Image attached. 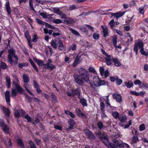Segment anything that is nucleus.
Instances as JSON below:
<instances>
[{
  "instance_id": "46",
  "label": "nucleus",
  "mask_w": 148,
  "mask_h": 148,
  "mask_svg": "<svg viewBox=\"0 0 148 148\" xmlns=\"http://www.w3.org/2000/svg\"><path fill=\"white\" fill-rule=\"evenodd\" d=\"M24 117L27 119L28 122H30L31 121V117L29 116L28 114H26L24 116Z\"/></svg>"
},
{
  "instance_id": "42",
  "label": "nucleus",
  "mask_w": 148,
  "mask_h": 148,
  "mask_svg": "<svg viewBox=\"0 0 148 148\" xmlns=\"http://www.w3.org/2000/svg\"><path fill=\"white\" fill-rule=\"evenodd\" d=\"M44 23L45 24V25L46 27L52 29H55V27L54 26L49 25L46 23Z\"/></svg>"
},
{
  "instance_id": "56",
  "label": "nucleus",
  "mask_w": 148,
  "mask_h": 148,
  "mask_svg": "<svg viewBox=\"0 0 148 148\" xmlns=\"http://www.w3.org/2000/svg\"><path fill=\"white\" fill-rule=\"evenodd\" d=\"M114 20L112 19L110 21L109 23V24L112 28L114 26Z\"/></svg>"
},
{
  "instance_id": "21",
  "label": "nucleus",
  "mask_w": 148,
  "mask_h": 148,
  "mask_svg": "<svg viewBox=\"0 0 148 148\" xmlns=\"http://www.w3.org/2000/svg\"><path fill=\"white\" fill-rule=\"evenodd\" d=\"M17 143L21 147L23 148H25V147L24 144L23 143V142L19 138L17 139Z\"/></svg>"
},
{
  "instance_id": "20",
  "label": "nucleus",
  "mask_w": 148,
  "mask_h": 148,
  "mask_svg": "<svg viewBox=\"0 0 148 148\" xmlns=\"http://www.w3.org/2000/svg\"><path fill=\"white\" fill-rule=\"evenodd\" d=\"M114 65L116 66H119L121 65V62L119 61L117 59L112 58Z\"/></svg>"
},
{
  "instance_id": "11",
  "label": "nucleus",
  "mask_w": 148,
  "mask_h": 148,
  "mask_svg": "<svg viewBox=\"0 0 148 148\" xmlns=\"http://www.w3.org/2000/svg\"><path fill=\"white\" fill-rule=\"evenodd\" d=\"M112 96L113 98L116 99L117 102H121L122 101V98L120 95L114 94Z\"/></svg>"
},
{
  "instance_id": "28",
  "label": "nucleus",
  "mask_w": 148,
  "mask_h": 148,
  "mask_svg": "<svg viewBox=\"0 0 148 148\" xmlns=\"http://www.w3.org/2000/svg\"><path fill=\"white\" fill-rule=\"evenodd\" d=\"M125 86L128 88H130L132 87L133 85V83L132 82L129 81L128 82H125Z\"/></svg>"
},
{
  "instance_id": "50",
  "label": "nucleus",
  "mask_w": 148,
  "mask_h": 148,
  "mask_svg": "<svg viewBox=\"0 0 148 148\" xmlns=\"http://www.w3.org/2000/svg\"><path fill=\"white\" fill-rule=\"evenodd\" d=\"M109 97V96H107L106 97V98L107 100H106V99H104V100L106 102V103H107L108 105H109V106H110V103L109 102V100L108 99Z\"/></svg>"
},
{
  "instance_id": "51",
  "label": "nucleus",
  "mask_w": 148,
  "mask_h": 148,
  "mask_svg": "<svg viewBox=\"0 0 148 148\" xmlns=\"http://www.w3.org/2000/svg\"><path fill=\"white\" fill-rule=\"evenodd\" d=\"M53 23L56 24H59L62 23V21L59 19H55L53 21Z\"/></svg>"
},
{
  "instance_id": "5",
  "label": "nucleus",
  "mask_w": 148,
  "mask_h": 148,
  "mask_svg": "<svg viewBox=\"0 0 148 148\" xmlns=\"http://www.w3.org/2000/svg\"><path fill=\"white\" fill-rule=\"evenodd\" d=\"M74 77L75 82L79 85H82L84 84V80L81 76L75 75H74Z\"/></svg>"
},
{
  "instance_id": "58",
  "label": "nucleus",
  "mask_w": 148,
  "mask_h": 148,
  "mask_svg": "<svg viewBox=\"0 0 148 148\" xmlns=\"http://www.w3.org/2000/svg\"><path fill=\"white\" fill-rule=\"evenodd\" d=\"M54 127V128L56 129L61 130H62V127L60 126L56 125H55Z\"/></svg>"
},
{
  "instance_id": "15",
  "label": "nucleus",
  "mask_w": 148,
  "mask_h": 148,
  "mask_svg": "<svg viewBox=\"0 0 148 148\" xmlns=\"http://www.w3.org/2000/svg\"><path fill=\"white\" fill-rule=\"evenodd\" d=\"M125 13V12H117L116 13H113L112 14V16H114L118 18L119 17L123 15Z\"/></svg>"
},
{
  "instance_id": "31",
  "label": "nucleus",
  "mask_w": 148,
  "mask_h": 148,
  "mask_svg": "<svg viewBox=\"0 0 148 148\" xmlns=\"http://www.w3.org/2000/svg\"><path fill=\"white\" fill-rule=\"evenodd\" d=\"M98 127L100 130L101 129L104 127L103 123L101 121H99L97 124Z\"/></svg>"
},
{
  "instance_id": "54",
  "label": "nucleus",
  "mask_w": 148,
  "mask_h": 148,
  "mask_svg": "<svg viewBox=\"0 0 148 148\" xmlns=\"http://www.w3.org/2000/svg\"><path fill=\"white\" fill-rule=\"evenodd\" d=\"M140 130V131L144 130L145 129V125L144 124L140 125L139 126Z\"/></svg>"
},
{
  "instance_id": "62",
  "label": "nucleus",
  "mask_w": 148,
  "mask_h": 148,
  "mask_svg": "<svg viewBox=\"0 0 148 148\" xmlns=\"http://www.w3.org/2000/svg\"><path fill=\"white\" fill-rule=\"evenodd\" d=\"M99 138H100L101 140H102L104 139L105 138H107L104 135V134L102 133L101 135L100 136V137H99Z\"/></svg>"
},
{
  "instance_id": "61",
  "label": "nucleus",
  "mask_w": 148,
  "mask_h": 148,
  "mask_svg": "<svg viewBox=\"0 0 148 148\" xmlns=\"http://www.w3.org/2000/svg\"><path fill=\"white\" fill-rule=\"evenodd\" d=\"M12 56H11L10 55H8V61L10 62L11 64H12L13 62V60L11 58Z\"/></svg>"
},
{
  "instance_id": "7",
  "label": "nucleus",
  "mask_w": 148,
  "mask_h": 148,
  "mask_svg": "<svg viewBox=\"0 0 148 148\" xmlns=\"http://www.w3.org/2000/svg\"><path fill=\"white\" fill-rule=\"evenodd\" d=\"M84 131L85 134L88 136L89 139H94L95 138V136L90 131L86 129L84 130Z\"/></svg>"
},
{
  "instance_id": "32",
  "label": "nucleus",
  "mask_w": 148,
  "mask_h": 148,
  "mask_svg": "<svg viewBox=\"0 0 148 148\" xmlns=\"http://www.w3.org/2000/svg\"><path fill=\"white\" fill-rule=\"evenodd\" d=\"M132 140L133 143H136L137 141H139V139L137 136L136 135H134Z\"/></svg>"
},
{
  "instance_id": "3",
  "label": "nucleus",
  "mask_w": 148,
  "mask_h": 148,
  "mask_svg": "<svg viewBox=\"0 0 148 148\" xmlns=\"http://www.w3.org/2000/svg\"><path fill=\"white\" fill-rule=\"evenodd\" d=\"M143 43L141 40H138V42H135L134 46V51L135 52L137 55L138 51V47L140 48V52L141 54L147 56V52H145L143 50Z\"/></svg>"
},
{
  "instance_id": "17",
  "label": "nucleus",
  "mask_w": 148,
  "mask_h": 148,
  "mask_svg": "<svg viewBox=\"0 0 148 148\" xmlns=\"http://www.w3.org/2000/svg\"><path fill=\"white\" fill-rule=\"evenodd\" d=\"M105 62L107 65H110L111 64L112 61V59H111L110 57H108V58H105Z\"/></svg>"
},
{
  "instance_id": "55",
  "label": "nucleus",
  "mask_w": 148,
  "mask_h": 148,
  "mask_svg": "<svg viewBox=\"0 0 148 148\" xmlns=\"http://www.w3.org/2000/svg\"><path fill=\"white\" fill-rule=\"evenodd\" d=\"M93 38L95 39H97L99 37V35L98 34H94L93 36Z\"/></svg>"
},
{
  "instance_id": "36",
  "label": "nucleus",
  "mask_w": 148,
  "mask_h": 148,
  "mask_svg": "<svg viewBox=\"0 0 148 148\" xmlns=\"http://www.w3.org/2000/svg\"><path fill=\"white\" fill-rule=\"evenodd\" d=\"M69 29L71 32L74 34L76 36H79L80 34L75 29H73L72 28H70Z\"/></svg>"
},
{
  "instance_id": "16",
  "label": "nucleus",
  "mask_w": 148,
  "mask_h": 148,
  "mask_svg": "<svg viewBox=\"0 0 148 148\" xmlns=\"http://www.w3.org/2000/svg\"><path fill=\"white\" fill-rule=\"evenodd\" d=\"M79 58L78 55H77L75 59L74 60V61L73 63V67H75L77 64H78L80 62V61L79 60Z\"/></svg>"
},
{
  "instance_id": "40",
  "label": "nucleus",
  "mask_w": 148,
  "mask_h": 148,
  "mask_svg": "<svg viewBox=\"0 0 148 148\" xmlns=\"http://www.w3.org/2000/svg\"><path fill=\"white\" fill-rule=\"evenodd\" d=\"M32 38V40L34 42H36L38 38L37 35L36 34L34 35L33 36Z\"/></svg>"
},
{
  "instance_id": "43",
  "label": "nucleus",
  "mask_w": 148,
  "mask_h": 148,
  "mask_svg": "<svg viewBox=\"0 0 148 148\" xmlns=\"http://www.w3.org/2000/svg\"><path fill=\"white\" fill-rule=\"evenodd\" d=\"M127 119V116L125 115H124L122 116L121 119H120V121L122 122H124L125 121V120H126Z\"/></svg>"
},
{
  "instance_id": "2",
  "label": "nucleus",
  "mask_w": 148,
  "mask_h": 148,
  "mask_svg": "<svg viewBox=\"0 0 148 148\" xmlns=\"http://www.w3.org/2000/svg\"><path fill=\"white\" fill-rule=\"evenodd\" d=\"M13 83L14 85L15 88L13 87L12 88L11 95L12 97L16 96L17 93L22 94L24 90L17 83L13 81Z\"/></svg>"
},
{
  "instance_id": "26",
  "label": "nucleus",
  "mask_w": 148,
  "mask_h": 148,
  "mask_svg": "<svg viewBox=\"0 0 148 148\" xmlns=\"http://www.w3.org/2000/svg\"><path fill=\"white\" fill-rule=\"evenodd\" d=\"M6 82L8 84L7 87L9 88L10 87L11 82L10 78L8 76H7L6 77Z\"/></svg>"
},
{
  "instance_id": "19",
  "label": "nucleus",
  "mask_w": 148,
  "mask_h": 148,
  "mask_svg": "<svg viewBox=\"0 0 148 148\" xmlns=\"http://www.w3.org/2000/svg\"><path fill=\"white\" fill-rule=\"evenodd\" d=\"M4 143L6 146H7L8 145L10 146H11L12 145L10 139V138L8 139V138H6V139L4 140Z\"/></svg>"
},
{
  "instance_id": "39",
  "label": "nucleus",
  "mask_w": 148,
  "mask_h": 148,
  "mask_svg": "<svg viewBox=\"0 0 148 148\" xmlns=\"http://www.w3.org/2000/svg\"><path fill=\"white\" fill-rule=\"evenodd\" d=\"M29 3L30 8L32 10L36 12V11L34 9L33 7V1L32 0H29Z\"/></svg>"
},
{
  "instance_id": "45",
  "label": "nucleus",
  "mask_w": 148,
  "mask_h": 148,
  "mask_svg": "<svg viewBox=\"0 0 148 148\" xmlns=\"http://www.w3.org/2000/svg\"><path fill=\"white\" fill-rule=\"evenodd\" d=\"M8 53H9L8 55H10L12 57L15 54L13 50L11 49L9 50Z\"/></svg>"
},
{
  "instance_id": "8",
  "label": "nucleus",
  "mask_w": 148,
  "mask_h": 148,
  "mask_svg": "<svg viewBox=\"0 0 148 148\" xmlns=\"http://www.w3.org/2000/svg\"><path fill=\"white\" fill-rule=\"evenodd\" d=\"M55 67V66L53 64L50 63H47L44 64V68L46 69H48L50 70H52Z\"/></svg>"
},
{
  "instance_id": "35",
  "label": "nucleus",
  "mask_w": 148,
  "mask_h": 148,
  "mask_svg": "<svg viewBox=\"0 0 148 148\" xmlns=\"http://www.w3.org/2000/svg\"><path fill=\"white\" fill-rule=\"evenodd\" d=\"M65 113L69 115L72 118H74L75 117V115L73 113L69 110L65 111Z\"/></svg>"
},
{
  "instance_id": "49",
  "label": "nucleus",
  "mask_w": 148,
  "mask_h": 148,
  "mask_svg": "<svg viewBox=\"0 0 148 148\" xmlns=\"http://www.w3.org/2000/svg\"><path fill=\"white\" fill-rule=\"evenodd\" d=\"M116 84L118 85H120L122 82V80L120 79L117 78L116 79Z\"/></svg>"
},
{
  "instance_id": "33",
  "label": "nucleus",
  "mask_w": 148,
  "mask_h": 148,
  "mask_svg": "<svg viewBox=\"0 0 148 148\" xmlns=\"http://www.w3.org/2000/svg\"><path fill=\"white\" fill-rule=\"evenodd\" d=\"M80 102L83 106H86L87 105L86 101L85 99H81Z\"/></svg>"
},
{
  "instance_id": "4",
  "label": "nucleus",
  "mask_w": 148,
  "mask_h": 148,
  "mask_svg": "<svg viewBox=\"0 0 148 148\" xmlns=\"http://www.w3.org/2000/svg\"><path fill=\"white\" fill-rule=\"evenodd\" d=\"M79 76L82 78L84 81L87 83L90 82L89 75L88 71L84 68H81L79 70Z\"/></svg>"
},
{
  "instance_id": "10",
  "label": "nucleus",
  "mask_w": 148,
  "mask_h": 148,
  "mask_svg": "<svg viewBox=\"0 0 148 148\" xmlns=\"http://www.w3.org/2000/svg\"><path fill=\"white\" fill-rule=\"evenodd\" d=\"M56 43H58V48L59 50H62L64 49V46L62 40L59 39L57 40Z\"/></svg>"
},
{
  "instance_id": "6",
  "label": "nucleus",
  "mask_w": 148,
  "mask_h": 148,
  "mask_svg": "<svg viewBox=\"0 0 148 148\" xmlns=\"http://www.w3.org/2000/svg\"><path fill=\"white\" fill-rule=\"evenodd\" d=\"M102 140L108 148H118L114 145L113 143L109 142L107 138Z\"/></svg>"
},
{
  "instance_id": "22",
  "label": "nucleus",
  "mask_w": 148,
  "mask_h": 148,
  "mask_svg": "<svg viewBox=\"0 0 148 148\" xmlns=\"http://www.w3.org/2000/svg\"><path fill=\"white\" fill-rule=\"evenodd\" d=\"M57 41V40H55V42L54 40H52L51 42V46L54 49H56L58 46V43H56Z\"/></svg>"
},
{
  "instance_id": "59",
  "label": "nucleus",
  "mask_w": 148,
  "mask_h": 148,
  "mask_svg": "<svg viewBox=\"0 0 148 148\" xmlns=\"http://www.w3.org/2000/svg\"><path fill=\"white\" fill-rule=\"evenodd\" d=\"M70 48L72 50H76V45L75 44H72L71 47H70Z\"/></svg>"
},
{
  "instance_id": "29",
  "label": "nucleus",
  "mask_w": 148,
  "mask_h": 148,
  "mask_svg": "<svg viewBox=\"0 0 148 148\" xmlns=\"http://www.w3.org/2000/svg\"><path fill=\"white\" fill-rule=\"evenodd\" d=\"M112 115L114 118L116 119H119V114L117 112H113L112 113Z\"/></svg>"
},
{
  "instance_id": "34",
  "label": "nucleus",
  "mask_w": 148,
  "mask_h": 148,
  "mask_svg": "<svg viewBox=\"0 0 148 148\" xmlns=\"http://www.w3.org/2000/svg\"><path fill=\"white\" fill-rule=\"evenodd\" d=\"M0 67L1 68L3 69H5L8 68V66L4 62L1 61Z\"/></svg>"
},
{
  "instance_id": "37",
  "label": "nucleus",
  "mask_w": 148,
  "mask_h": 148,
  "mask_svg": "<svg viewBox=\"0 0 148 148\" xmlns=\"http://www.w3.org/2000/svg\"><path fill=\"white\" fill-rule=\"evenodd\" d=\"M6 9L7 12L9 14H10L11 12V9L9 6V4L8 3H6Z\"/></svg>"
},
{
  "instance_id": "41",
  "label": "nucleus",
  "mask_w": 148,
  "mask_h": 148,
  "mask_svg": "<svg viewBox=\"0 0 148 148\" xmlns=\"http://www.w3.org/2000/svg\"><path fill=\"white\" fill-rule=\"evenodd\" d=\"M30 148H36V146L34 143L31 141L29 142Z\"/></svg>"
},
{
  "instance_id": "38",
  "label": "nucleus",
  "mask_w": 148,
  "mask_h": 148,
  "mask_svg": "<svg viewBox=\"0 0 148 148\" xmlns=\"http://www.w3.org/2000/svg\"><path fill=\"white\" fill-rule=\"evenodd\" d=\"M25 36L26 38L27 39V41L31 40V38L27 32L26 31L25 33Z\"/></svg>"
},
{
  "instance_id": "1",
  "label": "nucleus",
  "mask_w": 148,
  "mask_h": 148,
  "mask_svg": "<svg viewBox=\"0 0 148 148\" xmlns=\"http://www.w3.org/2000/svg\"><path fill=\"white\" fill-rule=\"evenodd\" d=\"M54 12L57 14L61 16L62 18H65V20L63 22L66 24H72L74 22V20L70 18H66V16L65 14L61 11L58 8H54L53 9Z\"/></svg>"
},
{
  "instance_id": "9",
  "label": "nucleus",
  "mask_w": 148,
  "mask_h": 148,
  "mask_svg": "<svg viewBox=\"0 0 148 148\" xmlns=\"http://www.w3.org/2000/svg\"><path fill=\"white\" fill-rule=\"evenodd\" d=\"M68 122L70 124V126L69 127L66 128V130L68 131L71 130L73 128L75 125V121L73 119H71L68 120Z\"/></svg>"
},
{
  "instance_id": "25",
  "label": "nucleus",
  "mask_w": 148,
  "mask_h": 148,
  "mask_svg": "<svg viewBox=\"0 0 148 148\" xmlns=\"http://www.w3.org/2000/svg\"><path fill=\"white\" fill-rule=\"evenodd\" d=\"M22 111L21 109H19L17 110H16L14 112V116L18 118L20 117V112Z\"/></svg>"
},
{
  "instance_id": "48",
  "label": "nucleus",
  "mask_w": 148,
  "mask_h": 148,
  "mask_svg": "<svg viewBox=\"0 0 148 148\" xmlns=\"http://www.w3.org/2000/svg\"><path fill=\"white\" fill-rule=\"evenodd\" d=\"M36 21L37 23L39 24H42V25H45L44 23V22H43L42 20L38 19H36Z\"/></svg>"
},
{
  "instance_id": "60",
  "label": "nucleus",
  "mask_w": 148,
  "mask_h": 148,
  "mask_svg": "<svg viewBox=\"0 0 148 148\" xmlns=\"http://www.w3.org/2000/svg\"><path fill=\"white\" fill-rule=\"evenodd\" d=\"M38 66H43L44 67V62L43 61L39 60L37 63Z\"/></svg>"
},
{
  "instance_id": "23",
  "label": "nucleus",
  "mask_w": 148,
  "mask_h": 148,
  "mask_svg": "<svg viewBox=\"0 0 148 148\" xmlns=\"http://www.w3.org/2000/svg\"><path fill=\"white\" fill-rule=\"evenodd\" d=\"M3 110L6 115L8 117H9L10 113V110L8 109L5 108L4 107L3 108Z\"/></svg>"
},
{
  "instance_id": "14",
  "label": "nucleus",
  "mask_w": 148,
  "mask_h": 148,
  "mask_svg": "<svg viewBox=\"0 0 148 148\" xmlns=\"http://www.w3.org/2000/svg\"><path fill=\"white\" fill-rule=\"evenodd\" d=\"M101 27L103 29V36L104 37H106L108 35V28L106 26L102 25Z\"/></svg>"
},
{
  "instance_id": "47",
  "label": "nucleus",
  "mask_w": 148,
  "mask_h": 148,
  "mask_svg": "<svg viewBox=\"0 0 148 148\" xmlns=\"http://www.w3.org/2000/svg\"><path fill=\"white\" fill-rule=\"evenodd\" d=\"M144 8V7H140L138 9L139 12L141 14H143L144 13V11L143 10V9Z\"/></svg>"
},
{
  "instance_id": "30",
  "label": "nucleus",
  "mask_w": 148,
  "mask_h": 148,
  "mask_svg": "<svg viewBox=\"0 0 148 148\" xmlns=\"http://www.w3.org/2000/svg\"><path fill=\"white\" fill-rule=\"evenodd\" d=\"M3 127V131L6 133H9V128L7 125H5Z\"/></svg>"
},
{
  "instance_id": "24",
  "label": "nucleus",
  "mask_w": 148,
  "mask_h": 148,
  "mask_svg": "<svg viewBox=\"0 0 148 148\" xmlns=\"http://www.w3.org/2000/svg\"><path fill=\"white\" fill-rule=\"evenodd\" d=\"M112 40L114 46L115 48H117L116 45L117 43V37L116 35H114L112 37Z\"/></svg>"
},
{
  "instance_id": "18",
  "label": "nucleus",
  "mask_w": 148,
  "mask_h": 148,
  "mask_svg": "<svg viewBox=\"0 0 148 148\" xmlns=\"http://www.w3.org/2000/svg\"><path fill=\"white\" fill-rule=\"evenodd\" d=\"M23 82L24 83H27L29 82V79L28 76L25 74H24L23 75Z\"/></svg>"
},
{
  "instance_id": "53",
  "label": "nucleus",
  "mask_w": 148,
  "mask_h": 148,
  "mask_svg": "<svg viewBox=\"0 0 148 148\" xmlns=\"http://www.w3.org/2000/svg\"><path fill=\"white\" fill-rule=\"evenodd\" d=\"M105 108V105L103 102L100 103V109L101 111H104V108Z\"/></svg>"
},
{
  "instance_id": "44",
  "label": "nucleus",
  "mask_w": 148,
  "mask_h": 148,
  "mask_svg": "<svg viewBox=\"0 0 148 148\" xmlns=\"http://www.w3.org/2000/svg\"><path fill=\"white\" fill-rule=\"evenodd\" d=\"M99 71L100 74L102 76H103L104 75V69L103 67H100L99 69Z\"/></svg>"
},
{
  "instance_id": "64",
  "label": "nucleus",
  "mask_w": 148,
  "mask_h": 148,
  "mask_svg": "<svg viewBox=\"0 0 148 148\" xmlns=\"http://www.w3.org/2000/svg\"><path fill=\"white\" fill-rule=\"evenodd\" d=\"M76 111L78 115L79 116H80V115L82 113V111L79 109H76Z\"/></svg>"
},
{
  "instance_id": "57",
  "label": "nucleus",
  "mask_w": 148,
  "mask_h": 148,
  "mask_svg": "<svg viewBox=\"0 0 148 148\" xmlns=\"http://www.w3.org/2000/svg\"><path fill=\"white\" fill-rule=\"evenodd\" d=\"M101 52H102V53L103 54H104L105 56H106L108 57H110V55H108L107 53H106L105 51H104V50L103 49H101Z\"/></svg>"
},
{
  "instance_id": "13",
  "label": "nucleus",
  "mask_w": 148,
  "mask_h": 148,
  "mask_svg": "<svg viewBox=\"0 0 148 148\" xmlns=\"http://www.w3.org/2000/svg\"><path fill=\"white\" fill-rule=\"evenodd\" d=\"M100 79L99 77L95 76L93 78V82L95 85L96 87H98L100 82Z\"/></svg>"
},
{
  "instance_id": "63",
  "label": "nucleus",
  "mask_w": 148,
  "mask_h": 148,
  "mask_svg": "<svg viewBox=\"0 0 148 148\" xmlns=\"http://www.w3.org/2000/svg\"><path fill=\"white\" fill-rule=\"evenodd\" d=\"M33 82L34 87L35 88L39 87V85L37 84V82L34 80Z\"/></svg>"
},
{
  "instance_id": "12",
  "label": "nucleus",
  "mask_w": 148,
  "mask_h": 148,
  "mask_svg": "<svg viewBox=\"0 0 148 148\" xmlns=\"http://www.w3.org/2000/svg\"><path fill=\"white\" fill-rule=\"evenodd\" d=\"M10 92L9 90H7L5 93V97L6 102L8 104L10 103Z\"/></svg>"
},
{
  "instance_id": "52",
  "label": "nucleus",
  "mask_w": 148,
  "mask_h": 148,
  "mask_svg": "<svg viewBox=\"0 0 148 148\" xmlns=\"http://www.w3.org/2000/svg\"><path fill=\"white\" fill-rule=\"evenodd\" d=\"M113 142L115 144H114L115 146L117 147L119 143V142L118 140L116 139H113L112 140Z\"/></svg>"
},
{
  "instance_id": "27",
  "label": "nucleus",
  "mask_w": 148,
  "mask_h": 148,
  "mask_svg": "<svg viewBox=\"0 0 148 148\" xmlns=\"http://www.w3.org/2000/svg\"><path fill=\"white\" fill-rule=\"evenodd\" d=\"M80 88H77L74 90H73L72 91V92L75 95H80Z\"/></svg>"
}]
</instances>
